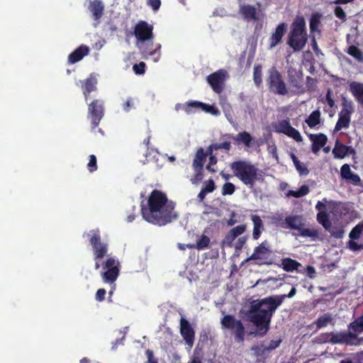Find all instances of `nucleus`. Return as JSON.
Masks as SVG:
<instances>
[{"label": "nucleus", "mask_w": 363, "mask_h": 363, "mask_svg": "<svg viewBox=\"0 0 363 363\" xmlns=\"http://www.w3.org/2000/svg\"><path fill=\"white\" fill-rule=\"evenodd\" d=\"M175 204L169 201L164 192L154 189L150 194L147 204L141 205V213L147 222L164 225L177 218Z\"/></svg>", "instance_id": "1"}, {"label": "nucleus", "mask_w": 363, "mask_h": 363, "mask_svg": "<svg viewBox=\"0 0 363 363\" xmlns=\"http://www.w3.org/2000/svg\"><path fill=\"white\" fill-rule=\"evenodd\" d=\"M133 35L136 40L135 45L143 58L147 59L149 56L158 53L157 58L155 60L157 62L160 57L161 45L153 43V26L145 21H139L134 26Z\"/></svg>", "instance_id": "2"}, {"label": "nucleus", "mask_w": 363, "mask_h": 363, "mask_svg": "<svg viewBox=\"0 0 363 363\" xmlns=\"http://www.w3.org/2000/svg\"><path fill=\"white\" fill-rule=\"evenodd\" d=\"M271 297H273V295L253 301L248 311L249 320L257 328L260 336L264 335L268 332L273 314L277 309L270 311L271 305L268 303V299Z\"/></svg>", "instance_id": "3"}, {"label": "nucleus", "mask_w": 363, "mask_h": 363, "mask_svg": "<svg viewBox=\"0 0 363 363\" xmlns=\"http://www.w3.org/2000/svg\"><path fill=\"white\" fill-rule=\"evenodd\" d=\"M230 167L234 175L250 188L254 186L256 181L263 179L262 171L249 162L235 161L230 163Z\"/></svg>", "instance_id": "4"}, {"label": "nucleus", "mask_w": 363, "mask_h": 363, "mask_svg": "<svg viewBox=\"0 0 363 363\" xmlns=\"http://www.w3.org/2000/svg\"><path fill=\"white\" fill-rule=\"evenodd\" d=\"M320 344L345 345L347 346H359L363 343V337L351 332L340 331L323 333L316 337Z\"/></svg>", "instance_id": "5"}, {"label": "nucleus", "mask_w": 363, "mask_h": 363, "mask_svg": "<svg viewBox=\"0 0 363 363\" xmlns=\"http://www.w3.org/2000/svg\"><path fill=\"white\" fill-rule=\"evenodd\" d=\"M306 22L302 16H297L291 24L287 44L294 51H300L307 43Z\"/></svg>", "instance_id": "6"}, {"label": "nucleus", "mask_w": 363, "mask_h": 363, "mask_svg": "<svg viewBox=\"0 0 363 363\" xmlns=\"http://www.w3.org/2000/svg\"><path fill=\"white\" fill-rule=\"evenodd\" d=\"M284 225L282 227L290 230H297L298 233H293L294 236H301L304 238H316L318 236V232L313 228H306L303 218L301 216L294 215L286 216L284 219Z\"/></svg>", "instance_id": "7"}, {"label": "nucleus", "mask_w": 363, "mask_h": 363, "mask_svg": "<svg viewBox=\"0 0 363 363\" xmlns=\"http://www.w3.org/2000/svg\"><path fill=\"white\" fill-rule=\"evenodd\" d=\"M267 84L269 90L274 94L285 96L289 94L286 84L276 67H272L268 70Z\"/></svg>", "instance_id": "8"}, {"label": "nucleus", "mask_w": 363, "mask_h": 363, "mask_svg": "<svg viewBox=\"0 0 363 363\" xmlns=\"http://www.w3.org/2000/svg\"><path fill=\"white\" fill-rule=\"evenodd\" d=\"M223 328L233 331L235 341L242 343L245 337V328L240 320H237L233 315H225L220 320Z\"/></svg>", "instance_id": "9"}, {"label": "nucleus", "mask_w": 363, "mask_h": 363, "mask_svg": "<svg viewBox=\"0 0 363 363\" xmlns=\"http://www.w3.org/2000/svg\"><path fill=\"white\" fill-rule=\"evenodd\" d=\"M90 245L92 247L94 257L96 258H104L108 253V243L102 241L101 232L99 228H96L87 233Z\"/></svg>", "instance_id": "10"}, {"label": "nucleus", "mask_w": 363, "mask_h": 363, "mask_svg": "<svg viewBox=\"0 0 363 363\" xmlns=\"http://www.w3.org/2000/svg\"><path fill=\"white\" fill-rule=\"evenodd\" d=\"M104 272L101 277L105 283L113 284L118 279L120 272V263L114 257L107 258L101 264Z\"/></svg>", "instance_id": "11"}, {"label": "nucleus", "mask_w": 363, "mask_h": 363, "mask_svg": "<svg viewBox=\"0 0 363 363\" xmlns=\"http://www.w3.org/2000/svg\"><path fill=\"white\" fill-rule=\"evenodd\" d=\"M88 118L91 120V128L95 129L100 123L104 116V101L94 99L88 104Z\"/></svg>", "instance_id": "12"}, {"label": "nucleus", "mask_w": 363, "mask_h": 363, "mask_svg": "<svg viewBox=\"0 0 363 363\" xmlns=\"http://www.w3.org/2000/svg\"><path fill=\"white\" fill-rule=\"evenodd\" d=\"M207 154L203 148L199 147L195 155L192 162V167L195 172L194 178L191 179L193 184L201 181L203 178V166L206 161Z\"/></svg>", "instance_id": "13"}, {"label": "nucleus", "mask_w": 363, "mask_h": 363, "mask_svg": "<svg viewBox=\"0 0 363 363\" xmlns=\"http://www.w3.org/2000/svg\"><path fill=\"white\" fill-rule=\"evenodd\" d=\"M287 79L294 92L303 94L306 91L303 83V73L301 69L297 70L292 67H289L287 69Z\"/></svg>", "instance_id": "14"}, {"label": "nucleus", "mask_w": 363, "mask_h": 363, "mask_svg": "<svg viewBox=\"0 0 363 363\" xmlns=\"http://www.w3.org/2000/svg\"><path fill=\"white\" fill-rule=\"evenodd\" d=\"M227 77V71L220 69L209 74L206 78V81L214 92L220 94L223 91Z\"/></svg>", "instance_id": "15"}, {"label": "nucleus", "mask_w": 363, "mask_h": 363, "mask_svg": "<svg viewBox=\"0 0 363 363\" xmlns=\"http://www.w3.org/2000/svg\"><path fill=\"white\" fill-rule=\"evenodd\" d=\"M275 131L277 133L285 134L288 137L293 138L296 142H301L303 140L300 133L291 125L289 119L279 121L275 125Z\"/></svg>", "instance_id": "16"}, {"label": "nucleus", "mask_w": 363, "mask_h": 363, "mask_svg": "<svg viewBox=\"0 0 363 363\" xmlns=\"http://www.w3.org/2000/svg\"><path fill=\"white\" fill-rule=\"evenodd\" d=\"M180 334L186 344L189 348H191L194 343L195 331L189 322L184 318H182L180 320Z\"/></svg>", "instance_id": "17"}, {"label": "nucleus", "mask_w": 363, "mask_h": 363, "mask_svg": "<svg viewBox=\"0 0 363 363\" xmlns=\"http://www.w3.org/2000/svg\"><path fill=\"white\" fill-rule=\"evenodd\" d=\"M271 253L272 251L269 249V243L267 240H264L258 246L255 247L253 253L246 259V261L265 259Z\"/></svg>", "instance_id": "18"}, {"label": "nucleus", "mask_w": 363, "mask_h": 363, "mask_svg": "<svg viewBox=\"0 0 363 363\" xmlns=\"http://www.w3.org/2000/svg\"><path fill=\"white\" fill-rule=\"evenodd\" d=\"M85 101H87L89 94L96 90L97 79L91 74L86 79L80 81Z\"/></svg>", "instance_id": "19"}, {"label": "nucleus", "mask_w": 363, "mask_h": 363, "mask_svg": "<svg viewBox=\"0 0 363 363\" xmlns=\"http://www.w3.org/2000/svg\"><path fill=\"white\" fill-rule=\"evenodd\" d=\"M308 138L312 142L311 150L315 154H317L328 141L327 136L323 133L309 134Z\"/></svg>", "instance_id": "20"}, {"label": "nucleus", "mask_w": 363, "mask_h": 363, "mask_svg": "<svg viewBox=\"0 0 363 363\" xmlns=\"http://www.w3.org/2000/svg\"><path fill=\"white\" fill-rule=\"evenodd\" d=\"M287 29V26L285 23H279L274 33H272L269 38L270 48H274L281 42L282 38L284 35Z\"/></svg>", "instance_id": "21"}, {"label": "nucleus", "mask_w": 363, "mask_h": 363, "mask_svg": "<svg viewBox=\"0 0 363 363\" xmlns=\"http://www.w3.org/2000/svg\"><path fill=\"white\" fill-rule=\"evenodd\" d=\"M296 289L293 286L287 294L273 295V297L268 299V303L271 305L270 311L274 310V308H278L286 298H292L296 295Z\"/></svg>", "instance_id": "22"}, {"label": "nucleus", "mask_w": 363, "mask_h": 363, "mask_svg": "<svg viewBox=\"0 0 363 363\" xmlns=\"http://www.w3.org/2000/svg\"><path fill=\"white\" fill-rule=\"evenodd\" d=\"M90 52L89 48L86 45H81L68 56V62L74 64L82 60L84 57L89 55Z\"/></svg>", "instance_id": "23"}, {"label": "nucleus", "mask_w": 363, "mask_h": 363, "mask_svg": "<svg viewBox=\"0 0 363 363\" xmlns=\"http://www.w3.org/2000/svg\"><path fill=\"white\" fill-rule=\"evenodd\" d=\"M340 176L342 179L350 182L354 185H357L360 183L361 179L358 174H354L347 164H343L340 168Z\"/></svg>", "instance_id": "24"}, {"label": "nucleus", "mask_w": 363, "mask_h": 363, "mask_svg": "<svg viewBox=\"0 0 363 363\" xmlns=\"http://www.w3.org/2000/svg\"><path fill=\"white\" fill-rule=\"evenodd\" d=\"M89 10L92 13L95 21H99L102 17L104 10V6L100 0H93L89 2Z\"/></svg>", "instance_id": "25"}, {"label": "nucleus", "mask_w": 363, "mask_h": 363, "mask_svg": "<svg viewBox=\"0 0 363 363\" xmlns=\"http://www.w3.org/2000/svg\"><path fill=\"white\" fill-rule=\"evenodd\" d=\"M350 91L357 103L363 106V84L357 82H351Z\"/></svg>", "instance_id": "26"}, {"label": "nucleus", "mask_w": 363, "mask_h": 363, "mask_svg": "<svg viewBox=\"0 0 363 363\" xmlns=\"http://www.w3.org/2000/svg\"><path fill=\"white\" fill-rule=\"evenodd\" d=\"M281 267L285 272H291L299 271L298 268L301 267V264L296 259L285 257L281 259Z\"/></svg>", "instance_id": "27"}, {"label": "nucleus", "mask_w": 363, "mask_h": 363, "mask_svg": "<svg viewBox=\"0 0 363 363\" xmlns=\"http://www.w3.org/2000/svg\"><path fill=\"white\" fill-rule=\"evenodd\" d=\"M233 140L238 144H243L245 147H250L252 145L253 138L247 131L239 133L233 137Z\"/></svg>", "instance_id": "28"}, {"label": "nucleus", "mask_w": 363, "mask_h": 363, "mask_svg": "<svg viewBox=\"0 0 363 363\" xmlns=\"http://www.w3.org/2000/svg\"><path fill=\"white\" fill-rule=\"evenodd\" d=\"M251 220L253 223V233L252 238L254 240H258L260 237L262 231L264 229L263 222L261 218L257 215H253L251 216Z\"/></svg>", "instance_id": "29"}, {"label": "nucleus", "mask_w": 363, "mask_h": 363, "mask_svg": "<svg viewBox=\"0 0 363 363\" xmlns=\"http://www.w3.org/2000/svg\"><path fill=\"white\" fill-rule=\"evenodd\" d=\"M349 150L350 147L337 140L333 150V154L335 158L342 159L347 155Z\"/></svg>", "instance_id": "30"}, {"label": "nucleus", "mask_w": 363, "mask_h": 363, "mask_svg": "<svg viewBox=\"0 0 363 363\" xmlns=\"http://www.w3.org/2000/svg\"><path fill=\"white\" fill-rule=\"evenodd\" d=\"M209 245L210 238L205 235H202L201 237L197 240L196 244H188L186 245V247L189 249H196L198 250H201L208 247Z\"/></svg>", "instance_id": "31"}, {"label": "nucleus", "mask_w": 363, "mask_h": 363, "mask_svg": "<svg viewBox=\"0 0 363 363\" xmlns=\"http://www.w3.org/2000/svg\"><path fill=\"white\" fill-rule=\"evenodd\" d=\"M348 330L347 332H351L357 334V333L363 332V314L354 319L347 326Z\"/></svg>", "instance_id": "32"}, {"label": "nucleus", "mask_w": 363, "mask_h": 363, "mask_svg": "<svg viewBox=\"0 0 363 363\" xmlns=\"http://www.w3.org/2000/svg\"><path fill=\"white\" fill-rule=\"evenodd\" d=\"M240 12L243 17L246 19L256 20L257 11L254 6L243 5L240 7Z\"/></svg>", "instance_id": "33"}, {"label": "nucleus", "mask_w": 363, "mask_h": 363, "mask_svg": "<svg viewBox=\"0 0 363 363\" xmlns=\"http://www.w3.org/2000/svg\"><path fill=\"white\" fill-rule=\"evenodd\" d=\"M306 123L310 128H313L320 123V112L319 110L313 111L306 119Z\"/></svg>", "instance_id": "34"}, {"label": "nucleus", "mask_w": 363, "mask_h": 363, "mask_svg": "<svg viewBox=\"0 0 363 363\" xmlns=\"http://www.w3.org/2000/svg\"><path fill=\"white\" fill-rule=\"evenodd\" d=\"M253 80L257 87H260L262 84V66L256 64L253 68Z\"/></svg>", "instance_id": "35"}, {"label": "nucleus", "mask_w": 363, "mask_h": 363, "mask_svg": "<svg viewBox=\"0 0 363 363\" xmlns=\"http://www.w3.org/2000/svg\"><path fill=\"white\" fill-rule=\"evenodd\" d=\"M317 220L325 230H330L331 227V222L330 221L329 216L325 211H322L317 213Z\"/></svg>", "instance_id": "36"}, {"label": "nucleus", "mask_w": 363, "mask_h": 363, "mask_svg": "<svg viewBox=\"0 0 363 363\" xmlns=\"http://www.w3.org/2000/svg\"><path fill=\"white\" fill-rule=\"evenodd\" d=\"M322 18V14L319 13H314L312 14L310 21H309V27L311 32L319 31L318 27L320 24V19Z\"/></svg>", "instance_id": "37"}, {"label": "nucleus", "mask_w": 363, "mask_h": 363, "mask_svg": "<svg viewBox=\"0 0 363 363\" xmlns=\"http://www.w3.org/2000/svg\"><path fill=\"white\" fill-rule=\"evenodd\" d=\"M331 315L325 313L320 316L315 322L314 324L316 325L317 329H320L326 327L330 323L332 322Z\"/></svg>", "instance_id": "38"}, {"label": "nucleus", "mask_w": 363, "mask_h": 363, "mask_svg": "<svg viewBox=\"0 0 363 363\" xmlns=\"http://www.w3.org/2000/svg\"><path fill=\"white\" fill-rule=\"evenodd\" d=\"M291 159L297 172L299 173L300 175L306 176L308 174V169L306 167L304 164L301 163L294 155H291Z\"/></svg>", "instance_id": "39"}, {"label": "nucleus", "mask_w": 363, "mask_h": 363, "mask_svg": "<svg viewBox=\"0 0 363 363\" xmlns=\"http://www.w3.org/2000/svg\"><path fill=\"white\" fill-rule=\"evenodd\" d=\"M347 52L359 62L363 61V52L355 45H350Z\"/></svg>", "instance_id": "40"}, {"label": "nucleus", "mask_w": 363, "mask_h": 363, "mask_svg": "<svg viewBox=\"0 0 363 363\" xmlns=\"http://www.w3.org/2000/svg\"><path fill=\"white\" fill-rule=\"evenodd\" d=\"M309 187L307 185H302L298 191L290 190L288 192L289 196H292L295 198H301L307 195L309 193Z\"/></svg>", "instance_id": "41"}, {"label": "nucleus", "mask_w": 363, "mask_h": 363, "mask_svg": "<svg viewBox=\"0 0 363 363\" xmlns=\"http://www.w3.org/2000/svg\"><path fill=\"white\" fill-rule=\"evenodd\" d=\"M203 103L198 101H191L184 105V110L186 113H191L193 109H202Z\"/></svg>", "instance_id": "42"}, {"label": "nucleus", "mask_w": 363, "mask_h": 363, "mask_svg": "<svg viewBox=\"0 0 363 363\" xmlns=\"http://www.w3.org/2000/svg\"><path fill=\"white\" fill-rule=\"evenodd\" d=\"M351 118L347 117L339 116L335 124V130L339 131L342 128H347L350 126Z\"/></svg>", "instance_id": "43"}, {"label": "nucleus", "mask_w": 363, "mask_h": 363, "mask_svg": "<svg viewBox=\"0 0 363 363\" xmlns=\"http://www.w3.org/2000/svg\"><path fill=\"white\" fill-rule=\"evenodd\" d=\"M363 232V223L356 225L350 231L349 237L351 240H357L360 238Z\"/></svg>", "instance_id": "44"}, {"label": "nucleus", "mask_w": 363, "mask_h": 363, "mask_svg": "<svg viewBox=\"0 0 363 363\" xmlns=\"http://www.w3.org/2000/svg\"><path fill=\"white\" fill-rule=\"evenodd\" d=\"M201 110L206 113H209L216 116H219L220 113L219 109L216 106L209 105L204 103Z\"/></svg>", "instance_id": "45"}, {"label": "nucleus", "mask_w": 363, "mask_h": 363, "mask_svg": "<svg viewBox=\"0 0 363 363\" xmlns=\"http://www.w3.org/2000/svg\"><path fill=\"white\" fill-rule=\"evenodd\" d=\"M235 191V186L233 183L226 182L223 184L222 187V194L223 196L225 195H232Z\"/></svg>", "instance_id": "46"}, {"label": "nucleus", "mask_w": 363, "mask_h": 363, "mask_svg": "<svg viewBox=\"0 0 363 363\" xmlns=\"http://www.w3.org/2000/svg\"><path fill=\"white\" fill-rule=\"evenodd\" d=\"M235 238H236L232 233L228 232L222 240V246L232 247L233 246V241Z\"/></svg>", "instance_id": "47"}, {"label": "nucleus", "mask_w": 363, "mask_h": 363, "mask_svg": "<svg viewBox=\"0 0 363 363\" xmlns=\"http://www.w3.org/2000/svg\"><path fill=\"white\" fill-rule=\"evenodd\" d=\"M342 108L346 111H348L351 113L354 112V105L353 102L350 100H348L346 97L342 98Z\"/></svg>", "instance_id": "48"}, {"label": "nucleus", "mask_w": 363, "mask_h": 363, "mask_svg": "<svg viewBox=\"0 0 363 363\" xmlns=\"http://www.w3.org/2000/svg\"><path fill=\"white\" fill-rule=\"evenodd\" d=\"M97 160L94 155H89V161L87 164V168L89 172H94L97 169Z\"/></svg>", "instance_id": "49"}, {"label": "nucleus", "mask_w": 363, "mask_h": 363, "mask_svg": "<svg viewBox=\"0 0 363 363\" xmlns=\"http://www.w3.org/2000/svg\"><path fill=\"white\" fill-rule=\"evenodd\" d=\"M146 65L144 62H140L138 64H135L133 66V70L135 74L141 75L145 72Z\"/></svg>", "instance_id": "50"}, {"label": "nucleus", "mask_w": 363, "mask_h": 363, "mask_svg": "<svg viewBox=\"0 0 363 363\" xmlns=\"http://www.w3.org/2000/svg\"><path fill=\"white\" fill-rule=\"evenodd\" d=\"M245 225H240L232 228L229 232L232 233L235 238H238L239 235H242L245 231Z\"/></svg>", "instance_id": "51"}, {"label": "nucleus", "mask_w": 363, "mask_h": 363, "mask_svg": "<svg viewBox=\"0 0 363 363\" xmlns=\"http://www.w3.org/2000/svg\"><path fill=\"white\" fill-rule=\"evenodd\" d=\"M251 350L254 351V354L256 357H261L265 353V352L268 351L267 350V347H264L263 345L252 346Z\"/></svg>", "instance_id": "52"}, {"label": "nucleus", "mask_w": 363, "mask_h": 363, "mask_svg": "<svg viewBox=\"0 0 363 363\" xmlns=\"http://www.w3.org/2000/svg\"><path fill=\"white\" fill-rule=\"evenodd\" d=\"M347 245V247L353 252H356L363 249V243L358 244L354 241V240H349Z\"/></svg>", "instance_id": "53"}, {"label": "nucleus", "mask_w": 363, "mask_h": 363, "mask_svg": "<svg viewBox=\"0 0 363 363\" xmlns=\"http://www.w3.org/2000/svg\"><path fill=\"white\" fill-rule=\"evenodd\" d=\"M247 240V235L239 238L234 245L235 251L236 252L240 251L242 250V248L243 247V246L245 245V244L246 243Z\"/></svg>", "instance_id": "54"}, {"label": "nucleus", "mask_w": 363, "mask_h": 363, "mask_svg": "<svg viewBox=\"0 0 363 363\" xmlns=\"http://www.w3.org/2000/svg\"><path fill=\"white\" fill-rule=\"evenodd\" d=\"M335 16L340 19L342 21H345L347 19L346 13L340 6H336L334 10Z\"/></svg>", "instance_id": "55"}, {"label": "nucleus", "mask_w": 363, "mask_h": 363, "mask_svg": "<svg viewBox=\"0 0 363 363\" xmlns=\"http://www.w3.org/2000/svg\"><path fill=\"white\" fill-rule=\"evenodd\" d=\"M147 5L150 7L154 12H157L161 6L160 0H147Z\"/></svg>", "instance_id": "56"}, {"label": "nucleus", "mask_w": 363, "mask_h": 363, "mask_svg": "<svg viewBox=\"0 0 363 363\" xmlns=\"http://www.w3.org/2000/svg\"><path fill=\"white\" fill-rule=\"evenodd\" d=\"M216 189L215 183L212 179L205 182V186L202 188L207 193H211Z\"/></svg>", "instance_id": "57"}, {"label": "nucleus", "mask_w": 363, "mask_h": 363, "mask_svg": "<svg viewBox=\"0 0 363 363\" xmlns=\"http://www.w3.org/2000/svg\"><path fill=\"white\" fill-rule=\"evenodd\" d=\"M344 230L342 227H335L330 231L331 235L335 238H341L344 235Z\"/></svg>", "instance_id": "58"}, {"label": "nucleus", "mask_w": 363, "mask_h": 363, "mask_svg": "<svg viewBox=\"0 0 363 363\" xmlns=\"http://www.w3.org/2000/svg\"><path fill=\"white\" fill-rule=\"evenodd\" d=\"M213 145H215L214 150H218L220 149H224L226 151H229L231 148V144H230V142H229V141H225L221 143H214Z\"/></svg>", "instance_id": "59"}, {"label": "nucleus", "mask_w": 363, "mask_h": 363, "mask_svg": "<svg viewBox=\"0 0 363 363\" xmlns=\"http://www.w3.org/2000/svg\"><path fill=\"white\" fill-rule=\"evenodd\" d=\"M106 291L104 289H99L97 290L95 298L97 301L101 302L104 301Z\"/></svg>", "instance_id": "60"}, {"label": "nucleus", "mask_w": 363, "mask_h": 363, "mask_svg": "<svg viewBox=\"0 0 363 363\" xmlns=\"http://www.w3.org/2000/svg\"><path fill=\"white\" fill-rule=\"evenodd\" d=\"M325 100L328 105L333 108L335 106V100L332 98V91L330 89H328L325 96Z\"/></svg>", "instance_id": "61"}, {"label": "nucleus", "mask_w": 363, "mask_h": 363, "mask_svg": "<svg viewBox=\"0 0 363 363\" xmlns=\"http://www.w3.org/2000/svg\"><path fill=\"white\" fill-rule=\"evenodd\" d=\"M305 272L309 278H314L315 277V269L313 266L308 265L305 269Z\"/></svg>", "instance_id": "62"}, {"label": "nucleus", "mask_w": 363, "mask_h": 363, "mask_svg": "<svg viewBox=\"0 0 363 363\" xmlns=\"http://www.w3.org/2000/svg\"><path fill=\"white\" fill-rule=\"evenodd\" d=\"M281 342V339L277 340H272L270 341L269 346L267 347V350L268 351H272V350L276 349L277 347H278Z\"/></svg>", "instance_id": "63"}, {"label": "nucleus", "mask_w": 363, "mask_h": 363, "mask_svg": "<svg viewBox=\"0 0 363 363\" xmlns=\"http://www.w3.org/2000/svg\"><path fill=\"white\" fill-rule=\"evenodd\" d=\"M133 107V103L132 101V99L129 98L127 101L123 103V108L125 112L130 111V110Z\"/></svg>", "instance_id": "64"}]
</instances>
